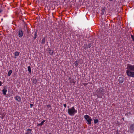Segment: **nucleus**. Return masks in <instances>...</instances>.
Listing matches in <instances>:
<instances>
[{
    "label": "nucleus",
    "instance_id": "nucleus-1",
    "mask_svg": "<svg viewBox=\"0 0 134 134\" xmlns=\"http://www.w3.org/2000/svg\"><path fill=\"white\" fill-rule=\"evenodd\" d=\"M126 73L129 77H134V65L128 64L127 65Z\"/></svg>",
    "mask_w": 134,
    "mask_h": 134
},
{
    "label": "nucleus",
    "instance_id": "nucleus-2",
    "mask_svg": "<svg viewBox=\"0 0 134 134\" xmlns=\"http://www.w3.org/2000/svg\"><path fill=\"white\" fill-rule=\"evenodd\" d=\"M68 111L69 115L73 116L77 112V110L75 109L74 107L73 106L71 108H69Z\"/></svg>",
    "mask_w": 134,
    "mask_h": 134
},
{
    "label": "nucleus",
    "instance_id": "nucleus-3",
    "mask_svg": "<svg viewBox=\"0 0 134 134\" xmlns=\"http://www.w3.org/2000/svg\"><path fill=\"white\" fill-rule=\"evenodd\" d=\"M84 117L87 121V124L91 125L92 124L91 121H92L91 117L87 115H84Z\"/></svg>",
    "mask_w": 134,
    "mask_h": 134
},
{
    "label": "nucleus",
    "instance_id": "nucleus-4",
    "mask_svg": "<svg viewBox=\"0 0 134 134\" xmlns=\"http://www.w3.org/2000/svg\"><path fill=\"white\" fill-rule=\"evenodd\" d=\"M97 93H99L101 94H103L105 92V90L103 89L102 87H100L96 90Z\"/></svg>",
    "mask_w": 134,
    "mask_h": 134
},
{
    "label": "nucleus",
    "instance_id": "nucleus-5",
    "mask_svg": "<svg viewBox=\"0 0 134 134\" xmlns=\"http://www.w3.org/2000/svg\"><path fill=\"white\" fill-rule=\"evenodd\" d=\"M23 31L21 29H19L18 31V35L19 37L21 38L23 36Z\"/></svg>",
    "mask_w": 134,
    "mask_h": 134
},
{
    "label": "nucleus",
    "instance_id": "nucleus-6",
    "mask_svg": "<svg viewBox=\"0 0 134 134\" xmlns=\"http://www.w3.org/2000/svg\"><path fill=\"white\" fill-rule=\"evenodd\" d=\"M14 98L17 102H19L21 100V98L20 97L18 96H16Z\"/></svg>",
    "mask_w": 134,
    "mask_h": 134
},
{
    "label": "nucleus",
    "instance_id": "nucleus-7",
    "mask_svg": "<svg viewBox=\"0 0 134 134\" xmlns=\"http://www.w3.org/2000/svg\"><path fill=\"white\" fill-rule=\"evenodd\" d=\"M37 31L36 30V31L34 33L33 32L32 33V34H34V35H32V36L33 37V39L34 40H35L37 36Z\"/></svg>",
    "mask_w": 134,
    "mask_h": 134
},
{
    "label": "nucleus",
    "instance_id": "nucleus-8",
    "mask_svg": "<svg viewBox=\"0 0 134 134\" xmlns=\"http://www.w3.org/2000/svg\"><path fill=\"white\" fill-rule=\"evenodd\" d=\"M32 131V129H27L25 134H32L31 132Z\"/></svg>",
    "mask_w": 134,
    "mask_h": 134
},
{
    "label": "nucleus",
    "instance_id": "nucleus-9",
    "mask_svg": "<svg viewBox=\"0 0 134 134\" xmlns=\"http://www.w3.org/2000/svg\"><path fill=\"white\" fill-rule=\"evenodd\" d=\"M124 79V78L123 77H120L118 79V81L120 83H122L123 82Z\"/></svg>",
    "mask_w": 134,
    "mask_h": 134
},
{
    "label": "nucleus",
    "instance_id": "nucleus-10",
    "mask_svg": "<svg viewBox=\"0 0 134 134\" xmlns=\"http://www.w3.org/2000/svg\"><path fill=\"white\" fill-rule=\"evenodd\" d=\"M92 46V44L91 43H88L87 45L85 46L84 48L85 50L88 48H90Z\"/></svg>",
    "mask_w": 134,
    "mask_h": 134
},
{
    "label": "nucleus",
    "instance_id": "nucleus-11",
    "mask_svg": "<svg viewBox=\"0 0 134 134\" xmlns=\"http://www.w3.org/2000/svg\"><path fill=\"white\" fill-rule=\"evenodd\" d=\"M45 120H43L40 124H37V126H41L44 124V122L45 121Z\"/></svg>",
    "mask_w": 134,
    "mask_h": 134
},
{
    "label": "nucleus",
    "instance_id": "nucleus-12",
    "mask_svg": "<svg viewBox=\"0 0 134 134\" xmlns=\"http://www.w3.org/2000/svg\"><path fill=\"white\" fill-rule=\"evenodd\" d=\"M130 129L131 130L134 131V124H131L130 125Z\"/></svg>",
    "mask_w": 134,
    "mask_h": 134
},
{
    "label": "nucleus",
    "instance_id": "nucleus-13",
    "mask_svg": "<svg viewBox=\"0 0 134 134\" xmlns=\"http://www.w3.org/2000/svg\"><path fill=\"white\" fill-rule=\"evenodd\" d=\"M32 82L34 84H35L36 85H37V80L35 78H34L33 79Z\"/></svg>",
    "mask_w": 134,
    "mask_h": 134
},
{
    "label": "nucleus",
    "instance_id": "nucleus-14",
    "mask_svg": "<svg viewBox=\"0 0 134 134\" xmlns=\"http://www.w3.org/2000/svg\"><path fill=\"white\" fill-rule=\"evenodd\" d=\"M2 92L3 93V95H6V92L7 91V90H5V89H3L2 90Z\"/></svg>",
    "mask_w": 134,
    "mask_h": 134
},
{
    "label": "nucleus",
    "instance_id": "nucleus-15",
    "mask_svg": "<svg viewBox=\"0 0 134 134\" xmlns=\"http://www.w3.org/2000/svg\"><path fill=\"white\" fill-rule=\"evenodd\" d=\"M45 37H44L42 39V42H41V44H44L45 43Z\"/></svg>",
    "mask_w": 134,
    "mask_h": 134
},
{
    "label": "nucleus",
    "instance_id": "nucleus-16",
    "mask_svg": "<svg viewBox=\"0 0 134 134\" xmlns=\"http://www.w3.org/2000/svg\"><path fill=\"white\" fill-rule=\"evenodd\" d=\"M27 69L29 73H31V69L30 66H29L27 67Z\"/></svg>",
    "mask_w": 134,
    "mask_h": 134
},
{
    "label": "nucleus",
    "instance_id": "nucleus-17",
    "mask_svg": "<svg viewBox=\"0 0 134 134\" xmlns=\"http://www.w3.org/2000/svg\"><path fill=\"white\" fill-rule=\"evenodd\" d=\"M49 49V54L51 55H52L53 53V51H52L50 49Z\"/></svg>",
    "mask_w": 134,
    "mask_h": 134
},
{
    "label": "nucleus",
    "instance_id": "nucleus-18",
    "mask_svg": "<svg viewBox=\"0 0 134 134\" xmlns=\"http://www.w3.org/2000/svg\"><path fill=\"white\" fill-rule=\"evenodd\" d=\"M70 82L71 83H73V85H74L75 83V82L74 81L73 79H72L70 81Z\"/></svg>",
    "mask_w": 134,
    "mask_h": 134
},
{
    "label": "nucleus",
    "instance_id": "nucleus-19",
    "mask_svg": "<svg viewBox=\"0 0 134 134\" xmlns=\"http://www.w3.org/2000/svg\"><path fill=\"white\" fill-rule=\"evenodd\" d=\"M12 71L11 70H10L8 72V76H9L12 73Z\"/></svg>",
    "mask_w": 134,
    "mask_h": 134
},
{
    "label": "nucleus",
    "instance_id": "nucleus-20",
    "mask_svg": "<svg viewBox=\"0 0 134 134\" xmlns=\"http://www.w3.org/2000/svg\"><path fill=\"white\" fill-rule=\"evenodd\" d=\"M19 53L18 51H16L14 53V55L16 56H18L19 55Z\"/></svg>",
    "mask_w": 134,
    "mask_h": 134
},
{
    "label": "nucleus",
    "instance_id": "nucleus-21",
    "mask_svg": "<svg viewBox=\"0 0 134 134\" xmlns=\"http://www.w3.org/2000/svg\"><path fill=\"white\" fill-rule=\"evenodd\" d=\"M105 10V8H103L101 10L102 11V13L101 14L102 15H103L104 13V11Z\"/></svg>",
    "mask_w": 134,
    "mask_h": 134
},
{
    "label": "nucleus",
    "instance_id": "nucleus-22",
    "mask_svg": "<svg viewBox=\"0 0 134 134\" xmlns=\"http://www.w3.org/2000/svg\"><path fill=\"white\" fill-rule=\"evenodd\" d=\"M74 64H75L74 65L76 67H77L78 65V62L77 61L74 62Z\"/></svg>",
    "mask_w": 134,
    "mask_h": 134
},
{
    "label": "nucleus",
    "instance_id": "nucleus-23",
    "mask_svg": "<svg viewBox=\"0 0 134 134\" xmlns=\"http://www.w3.org/2000/svg\"><path fill=\"white\" fill-rule=\"evenodd\" d=\"M99 122V121L98 119L94 120V123L96 124Z\"/></svg>",
    "mask_w": 134,
    "mask_h": 134
},
{
    "label": "nucleus",
    "instance_id": "nucleus-24",
    "mask_svg": "<svg viewBox=\"0 0 134 134\" xmlns=\"http://www.w3.org/2000/svg\"><path fill=\"white\" fill-rule=\"evenodd\" d=\"M131 38L132 39V40L133 41H134V36L132 35H131Z\"/></svg>",
    "mask_w": 134,
    "mask_h": 134
},
{
    "label": "nucleus",
    "instance_id": "nucleus-25",
    "mask_svg": "<svg viewBox=\"0 0 134 134\" xmlns=\"http://www.w3.org/2000/svg\"><path fill=\"white\" fill-rule=\"evenodd\" d=\"M51 107V106L49 105H47V107L48 108H49Z\"/></svg>",
    "mask_w": 134,
    "mask_h": 134
},
{
    "label": "nucleus",
    "instance_id": "nucleus-26",
    "mask_svg": "<svg viewBox=\"0 0 134 134\" xmlns=\"http://www.w3.org/2000/svg\"><path fill=\"white\" fill-rule=\"evenodd\" d=\"M7 87L6 86H4L3 87V89L7 90Z\"/></svg>",
    "mask_w": 134,
    "mask_h": 134
},
{
    "label": "nucleus",
    "instance_id": "nucleus-27",
    "mask_svg": "<svg viewBox=\"0 0 134 134\" xmlns=\"http://www.w3.org/2000/svg\"><path fill=\"white\" fill-rule=\"evenodd\" d=\"M30 108H32V107L34 105L31 104H30Z\"/></svg>",
    "mask_w": 134,
    "mask_h": 134
},
{
    "label": "nucleus",
    "instance_id": "nucleus-28",
    "mask_svg": "<svg viewBox=\"0 0 134 134\" xmlns=\"http://www.w3.org/2000/svg\"><path fill=\"white\" fill-rule=\"evenodd\" d=\"M64 106L65 107V108H66V104H64Z\"/></svg>",
    "mask_w": 134,
    "mask_h": 134
},
{
    "label": "nucleus",
    "instance_id": "nucleus-29",
    "mask_svg": "<svg viewBox=\"0 0 134 134\" xmlns=\"http://www.w3.org/2000/svg\"><path fill=\"white\" fill-rule=\"evenodd\" d=\"M97 96L98 98H102V96H99L98 95H97Z\"/></svg>",
    "mask_w": 134,
    "mask_h": 134
},
{
    "label": "nucleus",
    "instance_id": "nucleus-30",
    "mask_svg": "<svg viewBox=\"0 0 134 134\" xmlns=\"http://www.w3.org/2000/svg\"><path fill=\"white\" fill-rule=\"evenodd\" d=\"M2 82L0 81V86H2Z\"/></svg>",
    "mask_w": 134,
    "mask_h": 134
},
{
    "label": "nucleus",
    "instance_id": "nucleus-31",
    "mask_svg": "<svg viewBox=\"0 0 134 134\" xmlns=\"http://www.w3.org/2000/svg\"><path fill=\"white\" fill-rule=\"evenodd\" d=\"M116 134H119L118 132V130L116 132Z\"/></svg>",
    "mask_w": 134,
    "mask_h": 134
},
{
    "label": "nucleus",
    "instance_id": "nucleus-32",
    "mask_svg": "<svg viewBox=\"0 0 134 134\" xmlns=\"http://www.w3.org/2000/svg\"><path fill=\"white\" fill-rule=\"evenodd\" d=\"M109 1L111 2L113 0H108Z\"/></svg>",
    "mask_w": 134,
    "mask_h": 134
},
{
    "label": "nucleus",
    "instance_id": "nucleus-33",
    "mask_svg": "<svg viewBox=\"0 0 134 134\" xmlns=\"http://www.w3.org/2000/svg\"><path fill=\"white\" fill-rule=\"evenodd\" d=\"M87 83H85V84L84 85L85 86V85H87Z\"/></svg>",
    "mask_w": 134,
    "mask_h": 134
},
{
    "label": "nucleus",
    "instance_id": "nucleus-34",
    "mask_svg": "<svg viewBox=\"0 0 134 134\" xmlns=\"http://www.w3.org/2000/svg\"><path fill=\"white\" fill-rule=\"evenodd\" d=\"M0 134H2L1 131L0 130Z\"/></svg>",
    "mask_w": 134,
    "mask_h": 134
},
{
    "label": "nucleus",
    "instance_id": "nucleus-35",
    "mask_svg": "<svg viewBox=\"0 0 134 134\" xmlns=\"http://www.w3.org/2000/svg\"><path fill=\"white\" fill-rule=\"evenodd\" d=\"M2 12V10H0V13H1Z\"/></svg>",
    "mask_w": 134,
    "mask_h": 134
},
{
    "label": "nucleus",
    "instance_id": "nucleus-36",
    "mask_svg": "<svg viewBox=\"0 0 134 134\" xmlns=\"http://www.w3.org/2000/svg\"><path fill=\"white\" fill-rule=\"evenodd\" d=\"M122 120H124V118H122Z\"/></svg>",
    "mask_w": 134,
    "mask_h": 134
},
{
    "label": "nucleus",
    "instance_id": "nucleus-37",
    "mask_svg": "<svg viewBox=\"0 0 134 134\" xmlns=\"http://www.w3.org/2000/svg\"><path fill=\"white\" fill-rule=\"evenodd\" d=\"M68 108H69V106H68Z\"/></svg>",
    "mask_w": 134,
    "mask_h": 134
},
{
    "label": "nucleus",
    "instance_id": "nucleus-38",
    "mask_svg": "<svg viewBox=\"0 0 134 134\" xmlns=\"http://www.w3.org/2000/svg\"><path fill=\"white\" fill-rule=\"evenodd\" d=\"M27 32H28V33H29V32H28V31H27Z\"/></svg>",
    "mask_w": 134,
    "mask_h": 134
},
{
    "label": "nucleus",
    "instance_id": "nucleus-39",
    "mask_svg": "<svg viewBox=\"0 0 134 134\" xmlns=\"http://www.w3.org/2000/svg\"><path fill=\"white\" fill-rule=\"evenodd\" d=\"M27 32H28V33H29V32H28V31H27Z\"/></svg>",
    "mask_w": 134,
    "mask_h": 134
},
{
    "label": "nucleus",
    "instance_id": "nucleus-40",
    "mask_svg": "<svg viewBox=\"0 0 134 134\" xmlns=\"http://www.w3.org/2000/svg\"><path fill=\"white\" fill-rule=\"evenodd\" d=\"M49 134H51V133H49Z\"/></svg>",
    "mask_w": 134,
    "mask_h": 134
},
{
    "label": "nucleus",
    "instance_id": "nucleus-41",
    "mask_svg": "<svg viewBox=\"0 0 134 134\" xmlns=\"http://www.w3.org/2000/svg\"><path fill=\"white\" fill-rule=\"evenodd\" d=\"M2 20H3V19H2Z\"/></svg>",
    "mask_w": 134,
    "mask_h": 134
}]
</instances>
